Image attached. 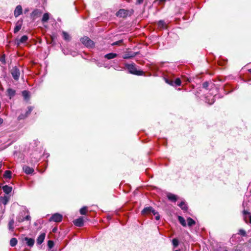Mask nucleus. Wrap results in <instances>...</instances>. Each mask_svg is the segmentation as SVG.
I'll return each mask as SVG.
<instances>
[{
  "mask_svg": "<svg viewBox=\"0 0 251 251\" xmlns=\"http://www.w3.org/2000/svg\"><path fill=\"white\" fill-rule=\"evenodd\" d=\"M126 68L128 70V72L132 74L137 75H142L144 73L142 71L137 70L134 64H126L125 65Z\"/></svg>",
  "mask_w": 251,
  "mask_h": 251,
  "instance_id": "nucleus-1",
  "label": "nucleus"
},
{
  "mask_svg": "<svg viewBox=\"0 0 251 251\" xmlns=\"http://www.w3.org/2000/svg\"><path fill=\"white\" fill-rule=\"evenodd\" d=\"M249 71L250 73H251V69H249Z\"/></svg>",
  "mask_w": 251,
  "mask_h": 251,
  "instance_id": "nucleus-51",
  "label": "nucleus"
},
{
  "mask_svg": "<svg viewBox=\"0 0 251 251\" xmlns=\"http://www.w3.org/2000/svg\"><path fill=\"white\" fill-rule=\"evenodd\" d=\"M32 110V109L31 107H28V111L27 112V113H30L31 111Z\"/></svg>",
  "mask_w": 251,
  "mask_h": 251,
  "instance_id": "nucleus-45",
  "label": "nucleus"
},
{
  "mask_svg": "<svg viewBox=\"0 0 251 251\" xmlns=\"http://www.w3.org/2000/svg\"><path fill=\"white\" fill-rule=\"evenodd\" d=\"M158 25L160 27H163L164 26V23L163 21H159Z\"/></svg>",
  "mask_w": 251,
  "mask_h": 251,
  "instance_id": "nucleus-37",
  "label": "nucleus"
},
{
  "mask_svg": "<svg viewBox=\"0 0 251 251\" xmlns=\"http://www.w3.org/2000/svg\"><path fill=\"white\" fill-rule=\"evenodd\" d=\"M178 240L177 239L174 238L172 240V244L175 248L178 246Z\"/></svg>",
  "mask_w": 251,
  "mask_h": 251,
  "instance_id": "nucleus-32",
  "label": "nucleus"
},
{
  "mask_svg": "<svg viewBox=\"0 0 251 251\" xmlns=\"http://www.w3.org/2000/svg\"><path fill=\"white\" fill-rule=\"evenodd\" d=\"M81 43L87 47H92L94 46V42L88 37H83L80 39Z\"/></svg>",
  "mask_w": 251,
  "mask_h": 251,
  "instance_id": "nucleus-2",
  "label": "nucleus"
},
{
  "mask_svg": "<svg viewBox=\"0 0 251 251\" xmlns=\"http://www.w3.org/2000/svg\"><path fill=\"white\" fill-rule=\"evenodd\" d=\"M224 251H227V250H225Z\"/></svg>",
  "mask_w": 251,
  "mask_h": 251,
  "instance_id": "nucleus-54",
  "label": "nucleus"
},
{
  "mask_svg": "<svg viewBox=\"0 0 251 251\" xmlns=\"http://www.w3.org/2000/svg\"><path fill=\"white\" fill-rule=\"evenodd\" d=\"M187 221L188 222V226H192L195 225V221L190 217L188 218Z\"/></svg>",
  "mask_w": 251,
  "mask_h": 251,
  "instance_id": "nucleus-27",
  "label": "nucleus"
},
{
  "mask_svg": "<svg viewBox=\"0 0 251 251\" xmlns=\"http://www.w3.org/2000/svg\"><path fill=\"white\" fill-rule=\"evenodd\" d=\"M243 216H244V220L246 223H248V220H247V215H249L250 213L248 212L247 210H244L243 211Z\"/></svg>",
  "mask_w": 251,
  "mask_h": 251,
  "instance_id": "nucleus-30",
  "label": "nucleus"
},
{
  "mask_svg": "<svg viewBox=\"0 0 251 251\" xmlns=\"http://www.w3.org/2000/svg\"><path fill=\"white\" fill-rule=\"evenodd\" d=\"M10 72L14 80H18L19 79L20 72L17 67H13Z\"/></svg>",
  "mask_w": 251,
  "mask_h": 251,
  "instance_id": "nucleus-3",
  "label": "nucleus"
},
{
  "mask_svg": "<svg viewBox=\"0 0 251 251\" xmlns=\"http://www.w3.org/2000/svg\"><path fill=\"white\" fill-rule=\"evenodd\" d=\"M18 241L16 238H12L10 240V245L11 247H15L17 244Z\"/></svg>",
  "mask_w": 251,
  "mask_h": 251,
  "instance_id": "nucleus-28",
  "label": "nucleus"
},
{
  "mask_svg": "<svg viewBox=\"0 0 251 251\" xmlns=\"http://www.w3.org/2000/svg\"><path fill=\"white\" fill-rule=\"evenodd\" d=\"M9 198L8 196H4V197H0V201L4 204L6 205L9 201Z\"/></svg>",
  "mask_w": 251,
  "mask_h": 251,
  "instance_id": "nucleus-22",
  "label": "nucleus"
},
{
  "mask_svg": "<svg viewBox=\"0 0 251 251\" xmlns=\"http://www.w3.org/2000/svg\"><path fill=\"white\" fill-rule=\"evenodd\" d=\"M23 169L24 172L27 175L31 174L34 171V169L32 168H31L26 165L24 166L23 167Z\"/></svg>",
  "mask_w": 251,
  "mask_h": 251,
  "instance_id": "nucleus-14",
  "label": "nucleus"
},
{
  "mask_svg": "<svg viewBox=\"0 0 251 251\" xmlns=\"http://www.w3.org/2000/svg\"><path fill=\"white\" fill-rule=\"evenodd\" d=\"M62 219V216L61 214L55 213L53 214L49 219L50 221L55 222H61Z\"/></svg>",
  "mask_w": 251,
  "mask_h": 251,
  "instance_id": "nucleus-5",
  "label": "nucleus"
},
{
  "mask_svg": "<svg viewBox=\"0 0 251 251\" xmlns=\"http://www.w3.org/2000/svg\"><path fill=\"white\" fill-rule=\"evenodd\" d=\"M155 218L156 220H159L160 219V215H159V213H158L156 215H155Z\"/></svg>",
  "mask_w": 251,
  "mask_h": 251,
  "instance_id": "nucleus-42",
  "label": "nucleus"
},
{
  "mask_svg": "<svg viewBox=\"0 0 251 251\" xmlns=\"http://www.w3.org/2000/svg\"><path fill=\"white\" fill-rule=\"evenodd\" d=\"M167 196L168 199L172 201L175 202L177 200V196L173 194L168 193Z\"/></svg>",
  "mask_w": 251,
  "mask_h": 251,
  "instance_id": "nucleus-20",
  "label": "nucleus"
},
{
  "mask_svg": "<svg viewBox=\"0 0 251 251\" xmlns=\"http://www.w3.org/2000/svg\"><path fill=\"white\" fill-rule=\"evenodd\" d=\"M166 82L170 84L171 85H174V84L176 86H180L181 83V81L179 78H177L175 81H171L170 82H169L168 80H166Z\"/></svg>",
  "mask_w": 251,
  "mask_h": 251,
  "instance_id": "nucleus-16",
  "label": "nucleus"
},
{
  "mask_svg": "<svg viewBox=\"0 0 251 251\" xmlns=\"http://www.w3.org/2000/svg\"><path fill=\"white\" fill-rule=\"evenodd\" d=\"M25 221V219L24 218L19 217L18 218V221L19 223L23 222Z\"/></svg>",
  "mask_w": 251,
  "mask_h": 251,
  "instance_id": "nucleus-40",
  "label": "nucleus"
},
{
  "mask_svg": "<svg viewBox=\"0 0 251 251\" xmlns=\"http://www.w3.org/2000/svg\"><path fill=\"white\" fill-rule=\"evenodd\" d=\"M12 173L9 170H6L4 172L3 177L6 178H10L11 177Z\"/></svg>",
  "mask_w": 251,
  "mask_h": 251,
  "instance_id": "nucleus-26",
  "label": "nucleus"
},
{
  "mask_svg": "<svg viewBox=\"0 0 251 251\" xmlns=\"http://www.w3.org/2000/svg\"><path fill=\"white\" fill-rule=\"evenodd\" d=\"M144 0H137L136 3L137 4H141L143 2Z\"/></svg>",
  "mask_w": 251,
  "mask_h": 251,
  "instance_id": "nucleus-44",
  "label": "nucleus"
},
{
  "mask_svg": "<svg viewBox=\"0 0 251 251\" xmlns=\"http://www.w3.org/2000/svg\"><path fill=\"white\" fill-rule=\"evenodd\" d=\"M0 61L3 64L5 63V55H3L0 58Z\"/></svg>",
  "mask_w": 251,
  "mask_h": 251,
  "instance_id": "nucleus-39",
  "label": "nucleus"
},
{
  "mask_svg": "<svg viewBox=\"0 0 251 251\" xmlns=\"http://www.w3.org/2000/svg\"><path fill=\"white\" fill-rule=\"evenodd\" d=\"M14 224V219H12L9 221L8 224L9 229L12 231H13L14 228V226H13Z\"/></svg>",
  "mask_w": 251,
  "mask_h": 251,
  "instance_id": "nucleus-24",
  "label": "nucleus"
},
{
  "mask_svg": "<svg viewBox=\"0 0 251 251\" xmlns=\"http://www.w3.org/2000/svg\"><path fill=\"white\" fill-rule=\"evenodd\" d=\"M239 234L242 235L243 236H246V232L245 231V230L242 229H240L239 230Z\"/></svg>",
  "mask_w": 251,
  "mask_h": 251,
  "instance_id": "nucleus-35",
  "label": "nucleus"
},
{
  "mask_svg": "<svg viewBox=\"0 0 251 251\" xmlns=\"http://www.w3.org/2000/svg\"><path fill=\"white\" fill-rule=\"evenodd\" d=\"M167 0H160V1L161 2H165Z\"/></svg>",
  "mask_w": 251,
  "mask_h": 251,
  "instance_id": "nucleus-49",
  "label": "nucleus"
},
{
  "mask_svg": "<svg viewBox=\"0 0 251 251\" xmlns=\"http://www.w3.org/2000/svg\"><path fill=\"white\" fill-rule=\"evenodd\" d=\"M46 236V234L43 233L41 234L37 239V243L38 245L41 244L44 241Z\"/></svg>",
  "mask_w": 251,
  "mask_h": 251,
  "instance_id": "nucleus-15",
  "label": "nucleus"
},
{
  "mask_svg": "<svg viewBox=\"0 0 251 251\" xmlns=\"http://www.w3.org/2000/svg\"><path fill=\"white\" fill-rule=\"evenodd\" d=\"M249 222L251 224V215H250L249 216Z\"/></svg>",
  "mask_w": 251,
  "mask_h": 251,
  "instance_id": "nucleus-47",
  "label": "nucleus"
},
{
  "mask_svg": "<svg viewBox=\"0 0 251 251\" xmlns=\"http://www.w3.org/2000/svg\"><path fill=\"white\" fill-rule=\"evenodd\" d=\"M178 251V250H176V251Z\"/></svg>",
  "mask_w": 251,
  "mask_h": 251,
  "instance_id": "nucleus-53",
  "label": "nucleus"
},
{
  "mask_svg": "<svg viewBox=\"0 0 251 251\" xmlns=\"http://www.w3.org/2000/svg\"><path fill=\"white\" fill-rule=\"evenodd\" d=\"M2 190L5 194H9L11 192L12 188V187L5 185L2 187Z\"/></svg>",
  "mask_w": 251,
  "mask_h": 251,
  "instance_id": "nucleus-18",
  "label": "nucleus"
},
{
  "mask_svg": "<svg viewBox=\"0 0 251 251\" xmlns=\"http://www.w3.org/2000/svg\"><path fill=\"white\" fill-rule=\"evenodd\" d=\"M24 240L26 241V245L30 247H32L35 243V240L33 238H28L27 237H25Z\"/></svg>",
  "mask_w": 251,
  "mask_h": 251,
  "instance_id": "nucleus-12",
  "label": "nucleus"
},
{
  "mask_svg": "<svg viewBox=\"0 0 251 251\" xmlns=\"http://www.w3.org/2000/svg\"><path fill=\"white\" fill-rule=\"evenodd\" d=\"M3 120L2 118H0V125H1L3 123Z\"/></svg>",
  "mask_w": 251,
  "mask_h": 251,
  "instance_id": "nucleus-46",
  "label": "nucleus"
},
{
  "mask_svg": "<svg viewBox=\"0 0 251 251\" xmlns=\"http://www.w3.org/2000/svg\"><path fill=\"white\" fill-rule=\"evenodd\" d=\"M117 54L115 53H109L104 55V57L107 59H111L117 56Z\"/></svg>",
  "mask_w": 251,
  "mask_h": 251,
  "instance_id": "nucleus-21",
  "label": "nucleus"
},
{
  "mask_svg": "<svg viewBox=\"0 0 251 251\" xmlns=\"http://www.w3.org/2000/svg\"><path fill=\"white\" fill-rule=\"evenodd\" d=\"M22 94L25 100H27L30 98L29 92L27 90H24L22 92Z\"/></svg>",
  "mask_w": 251,
  "mask_h": 251,
  "instance_id": "nucleus-19",
  "label": "nucleus"
},
{
  "mask_svg": "<svg viewBox=\"0 0 251 251\" xmlns=\"http://www.w3.org/2000/svg\"><path fill=\"white\" fill-rule=\"evenodd\" d=\"M208 85H209V83L207 81L203 82L202 84L203 88L206 89H208Z\"/></svg>",
  "mask_w": 251,
  "mask_h": 251,
  "instance_id": "nucleus-36",
  "label": "nucleus"
},
{
  "mask_svg": "<svg viewBox=\"0 0 251 251\" xmlns=\"http://www.w3.org/2000/svg\"><path fill=\"white\" fill-rule=\"evenodd\" d=\"M56 230V228H54L53 229V230H52V231L54 232V231H55V230Z\"/></svg>",
  "mask_w": 251,
  "mask_h": 251,
  "instance_id": "nucleus-50",
  "label": "nucleus"
},
{
  "mask_svg": "<svg viewBox=\"0 0 251 251\" xmlns=\"http://www.w3.org/2000/svg\"><path fill=\"white\" fill-rule=\"evenodd\" d=\"M178 205L183 210L186 211L188 209L187 204L184 201H182L179 204H178Z\"/></svg>",
  "mask_w": 251,
  "mask_h": 251,
  "instance_id": "nucleus-23",
  "label": "nucleus"
},
{
  "mask_svg": "<svg viewBox=\"0 0 251 251\" xmlns=\"http://www.w3.org/2000/svg\"><path fill=\"white\" fill-rule=\"evenodd\" d=\"M187 81H190L189 79H187Z\"/></svg>",
  "mask_w": 251,
  "mask_h": 251,
  "instance_id": "nucleus-52",
  "label": "nucleus"
},
{
  "mask_svg": "<svg viewBox=\"0 0 251 251\" xmlns=\"http://www.w3.org/2000/svg\"><path fill=\"white\" fill-rule=\"evenodd\" d=\"M87 211V207L86 206H83L80 209V213L81 215H86Z\"/></svg>",
  "mask_w": 251,
  "mask_h": 251,
  "instance_id": "nucleus-31",
  "label": "nucleus"
},
{
  "mask_svg": "<svg viewBox=\"0 0 251 251\" xmlns=\"http://www.w3.org/2000/svg\"><path fill=\"white\" fill-rule=\"evenodd\" d=\"M42 13V12L40 10L36 9L31 13V17L33 20H34L37 17H40Z\"/></svg>",
  "mask_w": 251,
  "mask_h": 251,
  "instance_id": "nucleus-8",
  "label": "nucleus"
},
{
  "mask_svg": "<svg viewBox=\"0 0 251 251\" xmlns=\"http://www.w3.org/2000/svg\"><path fill=\"white\" fill-rule=\"evenodd\" d=\"M122 42V40H119L116 42H115L112 44V46H116V45H119L120 43Z\"/></svg>",
  "mask_w": 251,
  "mask_h": 251,
  "instance_id": "nucleus-38",
  "label": "nucleus"
},
{
  "mask_svg": "<svg viewBox=\"0 0 251 251\" xmlns=\"http://www.w3.org/2000/svg\"><path fill=\"white\" fill-rule=\"evenodd\" d=\"M71 39V36L65 32H64V39L66 41H70Z\"/></svg>",
  "mask_w": 251,
  "mask_h": 251,
  "instance_id": "nucleus-33",
  "label": "nucleus"
},
{
  "mask_svg": "<svg viewBox=\"0 0 251 251\" xmlns=\"http://www.w3.org/2000/svg\"><path fill=\"white\" fill-rule=\"evenodd\" d=\"M25 219V220H27V221H28L30 220V217L29 216V215H27L26 216H25V218H24Z\"/></svg>",
  "mask_w": 251,
  "mask_h": 251,
  "instance_id": "nucleus-43",
  "label": "nucleus"
},
{
  "mask_svg": "<svg viewBox=\"0 0 251 251\" xmlns=\"http://www.w3.org/2000/svg\"><path fill=\"white\" fill-rule=\"evenodd\" d=\"M23 20L20 19L16 24V26L14 29V33H17L21 28L23 24Z\"/></svg>",
  "mask_w": 251,
  "mask_h": 251,
  "instance_id": "nucleus-9",
  "label": "nucleus"
},
{
  "mask_svg": "<svg viewBox=\"0 0 251 251\" xmlns=\"http://www.w3.org/2000/svg\"><path fill=\"white\" fill-rule=\"evenodd\" d=\"M73 223L75 226L78 227H81L84 225V220L82 217H79L78 219L75 220Z\"/></svg>",
  "mask_w": 251,
  "mask_h": 251,
  "instance_id": "nucleus-10",
  "label": "nucleus"
},
{
  "mask_svg": "<svg viewBox=\"0 0 251 251\" xmlns=\"http://www.w3.org/2000/svg\"><path fill=\"white\" fill-rule=\"evenodd\" d=\"M151 213H152L154 216L158 213V212L156 211L153 208H152Z\"/></svg>",
  "mask_w": 251,
  "mask_h": 251,
  "instance_id": "nucleus-41",
  "label": "nucleus"
},
{
  "mask_svg": "<svg viewBox=\"0 0 251 251\" xmlns=\"http://www.w3.org/2000/svg\"><path fill=\"white\" fill-rule=\"evenodd\" d=\"M128 14V11L124 9H120L117 13L116 16L119 17L125 18Z\"/></svg>",
  "mask_w": 251,
  "mask_h": 251,
  "instance_id": "nucleus-6",
  "label": "nucleus"
},
{
  "mask_svg": "<svg viewBox=\"0 0 251 251\" xmlns=\"http://www.w3.org/2000/svg\"><path fill=\"white\" fill-rule=\"evenodd\" d=\"M28 40V36L27 35L23 36L20 39H16L15 40V44L19 46L21 43L26 42Z\"/></svg>",
  "mask_w": 251,
  "mask_h": 251,
  "instance_id": "nucleus-11",
  "label": "nucleus"
},
{
  "mask_svg": "<svg viewBox=\"0 0 251 251\" xmlns=\"http://www.w3.org/2000/svg\"><path fill=\"white\" fill-rule=\"evenodd\" d=\"M49 20V14L48 13H45L43 15V18L42 19V22L45 23L48 22Z\"/></svg>",
  "mask_w": 251,
  "mask_h": 251,
  "instance_id": "nucleus-29",
  "label": "nucleus"
},
{
  "mask_svg": "<svg viewBox=\"0 0 251 251\" xmlns=\"http://www.w3.org/2000/svg\"><path fill=\"white\" fill-rule=\"evenodd\" d=\"M178 220L179 222V223L181 224V225L183 226H186V223L185 221V220L184 218L181 216H178Z\"/></svg>",
  "mask_w": 251,
  "mask_h": 251,
  "instance_id": "nucleus-25",
  "label": "nucleus"
},
{
  "mask_svg": "<svg viewBox=\"0 0 251 251\" xmlns=\"http://www.w3.org/2000/svg\"><path fill=\"white\" fill-rule=\"evenodd\" d=\"M139 54L138 52H133L131 51L127 50L123 55V58L125 59H128L133 58Z\"/></svg>",
  "mask_w": 251,
  "mask_h": 251,
  "instance_id": "nucleus-4",
  "label": "nucleus"
},
{
  "mask_svg": "<svg viewBox=\"0 0 251 251\" xmlns=\"http://www.w3.org/2000/svg\"><path fill=\"white\" fill-rule=\"evenodd\" d=\"M22 11L23 9L21 5H18V6H17L14 12L15 17H18L22 13Z\"/></svg>",
  "mask_w": 251,
  "mask_h": 251,
  "instance_id": "nucleus-13",
  "label": "nucleus"
},
{
  "mask_svg": "<svg viewBox=\"0 0 251 251\" xmlns=\"http://www.w3.org/2000/svg\"><path fill=\"white\" fill-rule=\"evenodd\" d=\"M152 207L151 206H148L145 207L142 211L143 215L149 214L151 213Z\"/></svg>",
  "mask_w": 251,
  "mask_h": 251,
  "instance_id": "nucleus-17",
  "label": "nucleus"
},
{
  "mask_svg": "<svg viewBox=\"0 0 251 251\" xmlns=\"http://www.w3.org/2000/svg\"><path fill=\"white\" fill-rule=\"evenodd\" d=\"M16 95V91L9 87L7 88L6 92V95L10 99H12Z\"/></svg>",
  "mask_w": 251,
  "mask_h": 251,
  "instance_id": "nucleus-7",
  "label": "nucleus"
},
{
  "mask_svg": "<svg viewBox=\"0 0 251 251\" xmlns=\"http://www.w3.org/2000/svg\"><path fill=\"white\" fill-rule=\"evenodd\" d=\"M54 246V242L52 240H49L48 242V247L49 249H51Z\"/></svg>",
  "mask_w": 251,
  "mask_h": 251,
  "instance_id": "nucleus-34",
  "label": "nucleus"
},
{
  "mask_svg": "<svg viewBox=\"0 0 251 251\" xmlns=\"http://www.w3.org/2000/svg\"><path fill=\"white\" fill-rule=\"evenodd\" d=\"M234 251H241L239 249H235Z\"/></svg>",
  "mask_w": 251,
  "mask_h": 251,
  "instance_id": "nucleus-48",
  "label": "nucleus"
}]
</instances>
